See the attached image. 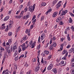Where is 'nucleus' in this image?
Segmentation results:
<instances>
[{
  "mask_svg": "<svg viewBox=\"0 0 74 74\" xmlns=\"http://www.w3.org/2000/svg\"><path fill=\"white\" fill-rule=\"evenodd\" d=\"M32 70H30L27 73V74H32Z\"/></svg>",
  "mask_w": 74,
  "mask_h": 74,
  "instance_id": "35",
  "label": "nucleus"
},
{
  "mask_svg": "<svg viewBox=\"0 0 74 74\" xmlns=\"http://www.w3.org/2000/svg\"><path fill=\"white\" fill-rule=\"evenodd\" d=\"M31 4V1H29L27 5H30Z\"/></svg>",
  "mask_w": 74,
  "mask_h": 74,
  "instance_id": "49",
  "label": "nucleus"
},
{
  "mask_svg": "<svg viewBox=\"0 0 74 74\" xmlns=\"http://www.w3.org/2000/svg\"><path fill=\"white\" fill-rule=\"evenodd\" d=\"M2 53H2V51H1V52H0V59H1V57L3 56Z\"/></svg>",
  "mask_w": 74,
  "mask_h": 74,
  "instance_id": "47",
  "label": "nucleus"
},
{
  "mask_svg": "<svg viewBox=\"0 0 74 74\" xmlns=\"http://www.w3.org/2000/svg\"><path fill=\"white\" fill-rule=\"evenodd\" d=\"M17 55H18V51H17V50H16V51H15V52L14 54V56L15 57Z\"/></svg>",
  "mask_w": 74,
  "mask_h": 74,
  "instance_id": "29",
  "label": "nucleus"
},
{
  "mask_svg": "<svg viewBox=\"0 0 74 74\" xmlns=\"http://www.w3.org/2000/svg\"><path fill=\"white\" fill-rule=\"evenodd\" d=\"M5 71V74H8V69H6Z\"/></svg>",
  "mask_w": 74,
  "mask_h": 74,
  "instance_id": "37",
  "label": "nucleus"
},
{
  "mask_svg": "<svg viewBox=\"0 0 74 74\" xmlns=\"http://www.w3.org/2000/svg\"><path fill=\"white\" fill-rule=\"evenodd\" d=\"M45 18V16H42L41 17V19L40 21H42Z\"/></svg>",
  "mask_w": 74,
  "mask_h": 74,
  "instance_id": "31",
  "label": "nucleus"
},
{
  "mask_svg": "<svg viewBox=\"0 0 74 74\" xmlns=\"http://www.w3.org/2000/svg\"><path fill=\"white\" fill-rule=\"evenodd\" d=\"M14 69L17 70V65H15L14 66Z\"/></svg>",
  "mask_w": 74,
  "mask_h": 74,
  "instance_id": "46",
  "label": "nucleus"
},
{
  "mask_svg": "<svg viewBox=\"0 0 74 74\" xmlns=\"http://www.w3.org/2000/svg\"><path fill=\"white\" fill-rule=\"evenodd\" d=\"M51 69H52L51 68V67H49V66L48 67H47V70H51Z\"/></svg>",
  "mask_w": 74,
  "mask_h": 74,
  "instance_id": "51",
  "label": "nucleus"
},
{
  "mask_svg": "<svg viewBox=\"0 0 74 74\" xmlns=\"http://www.w3.org/2000/svg\"><path fill=\"white\" fill-rule=\"evenodd\" d=\"M1 48L0 49V52H1V51H2V53H3V51H5V49L4 48H3V47L1 46Z\"/></svg>",
  "mask_w": 74,
  "mask_h": 74,
  "instance_id": "20",
  "label": "nucleus"
},
{
  "mask_svg": "<svg viewBox=\"0 0 74 74\" xmlns=\"http://www.w3.org/2000/svg\"><path fill=\"white\" fill-rule=\"evenodd\" d=\"M73 52L74 53V48H71L69 51V53H72Z\"/></svg>",
  "mask_w": 74,
  "mask_h": 74,
  "instance_id": "15",
  "label": "nucleus"
},
{
  "mask_svg": "<svg viewBox=\"0 0 74 74\" xmlns=\"http://www.w3.org/2000/svg\"><path fill=\"white\" fill-rule=\"evenodd\" d=\"M41 62L42 64H44V65H45V64H47V62L46 60L44 61V59H43V58H42L41 59Z\"/></svg>",
  "mask_w": 74,
  "mask_h": 74,
  "instance_id": "5",
  "label": "nucleus"
},
{
  "mask_svg": "<svg viewBox=\"0 0 74 74\" xmlns=\"http://www.w3.org/2000/svg\"><path fill=\"white\" fill-rule=\"evenodd\" d=\"M52 71L55 74H56V73H57V70H56V68L53 69Z\"/></svg>",
  "mask_w": 74,
  "mask_h": 74,
  "instance_id": "28",
  "label": "nucleus"
},
{
  "mask_svg": "<svg viewBox=\"0 0 74 74\" xmlns=\"http://www.w3.org/2000/svg\"><path fill=\"white\" fill-rule=\"evenodd\" d=\"M27 11V7H26L25 8L24 11L26 12Z\"/></svg>",
  "mask_w": 74,
  "mask_h": 74,
  "instance_id": "61",
  "label": "nucleus"
},
{
  "mask_svg": "<svg viewBox=\"0 0 74 74\" xmlns=\"http://www.w3.org/2000/svg\"><path fill=\"white\" fill-rule=\"evenodd\" d=\"M22 46V49L23 51H25L26 48V45H25V43H24L23 44Z\"/></svg>",
  "mask_w": 74,
  "mask_h": 74,
  "instance_id": "7",
  "label": "nucleus"
},
{
  "mask_svg": "<svg viewBox=\"0 0 74 74\" xmlns=\"http://www.w3.org/2000/svg\"><path fill=\"white\" fill-rule=\"evenodd\" d=\"M71 29H72V31H73V32L74 31V26H72L71 27Z\"/></svg>",
  "mask_w": 74,
  "mask_h": 74,
  "instance_id": "41",
  "label": "nucleus"
},
{
  "mask_svg": "<svg viewBox=\"0 0 74 74\" xmlns=\"http://www.w3.org/2000/svg\"><path fill=\"white\" fill-rule=\"evenodd\" d=\"M21 29V27L19 26L18 27L17 29L16 30V32H18L19 30H20V29Z\"/></svg>",
  "mask_w": 74,
  "mask_h": 74,
  "instance_id": "34",
  "label": "nucleus"
},
{
  "mask_svg": "<svg viewBox=\"0 0 74 74\" xmlns=\"http://www.w3.org/2000/svg\"><path fill=\"white\" fill-rule=\"evenodd\" d=\"M45 33H43L41 35L40 39L42 40H44V38H45Z\"/></svg>",
  "mask_w": 74,
  "mask_h": 74,
  "instance_id": "8",
  "label": "nucleus"
},
{
  "mask_svg": "<svg viewBox=\"0 0 74 74\" xmlns=\"http://www.w3.org/2000/svg\"><path fill=\"white\" fill-rule=\"evenodd\" d=\"M14 17L15 18H16V19H20L19 17V15H14Z\"/></svg>",
  "mask_w": 74,
  "mask_h": 74,
  "instance_id": "32",
  "label": "nucleus"
},
{
  "mask_svg": "<svg viewBox=\"0 0 74 74\" xmlns=\"http://www.w3.org/2000/svg\"><path fill=\"white\" fill-rule=\"evenodd\" d=\"M68 11L67 10H63L62 11L61 14L60 15V16H63L65 15L66 13H67Z\"/></svg>",
  "mask_w": 74,
  "mask_h": 74,
  "instance_id": "3",
  "label": "nucleus"
},
{
  "mask_svg": "<svg viewBox=\"0 0 74 74\" xmlns=\"http://www.w3.org/2000/svg\"><path fill=\"white\" fill-rule=\"evenodd\" d=\"M58 14V12H54L52 15L53 17V18H55L57 16Z\"/></svg>",
  "mask_w": 74,
  "mask_h": 74,
  "instance_id": "13",
  "label": "nucleus"
},
{
  "mask_svg": "<svg viewBox=\"0 0 74 74\" xmlns=\"http://www.w3.org/2000/svg\"><path fill=\"white\" fill-rule=\"evenodd\" d=\"M31 30V29H26V31H25V33H27V34H28V36H30V31Z\"/></svg>",
  "mask_w": 74,
  "mask_h": 74,
  "instance_id": "6",
  "label": "nucleus"
},
{
  "mask_svg": "<svg viewBox=\"0 0 74 74\" xmlns=\"http://www.w3.org/2000/svg\"><path fill=\"white\" fill-rule=\"evenodd\" d=\"M8 55H7V53H4L3 54V59H5V58H8Z\"/></svg>",
  "mask_w": 74,
  "mask_h": 74,
  "instance_id": "17",
  "label": "nucleus"
},
{
  "mask_svg": "<svg viewBox=\"0 0 74 74\" xmlns=\"http://www.w3.org/2000/svg\"><path fill=\"white\" fill-rule=\"evenodd\" d=\"M27 38H28V37H27V36H25L22 38V40H24V41H25V40H27Z\"/></svg>",
  "mask_w": 74,
  "mask_h": 74,
  "instance_id": "19",
  "label": "nucleus"
},
{
  "mask_svg": "<svg viewBox=\"0 0 74 74\" xmlns=\"http://www.w3.org/2000/svg\"><path fill=\"white\" fill-rule=\"evenodd\" d=\"M12 32H9L8 33L9 36H12Z\"/></svg>",
  "mask_w": 74,
  "mask_h": 74,
  "instance_id": "40",
  "label": "nucleus"
},
{
  "mask_svg": "<svg viewBox=\"0 0 74 74\" xmlns=\"http://www.w3.org/2000/svg\"><path fill=\"white\" fill-rule=\"evenodd\" d=\"M6 27L5 26V23H4L2 25L0 29H1V30H4V29H5Z\"/></svg>",
  "mask_w": 74,
  "mask_h": 74,
  "instance_id": "10",
  "label": "nucleus"
},
{
  "mask_svg": "<svg viewBox=\"0 0 74 74\" xmlns=\"http://www.w3.org/2000/svg\"><path fill=\"white\" fill-rule=\"evenodd\" d=\"M64 63V61H62L60 62V63L59 64H60V65H63Z\"/></svg>",
  "mask_w": 74,
  "mask_h": 74,
  "instance_id": "39",
  "label": "nucleus"
},
{
  "mask_svg": "<svg viewBox=\"0 0 74 74\" xmlns=\"http://www.w3.org/2000/svg\"><path fill=\"white\" fill-rule=\"evenodd\" d=\"M66 57H67V56H66V57L65 56V55L64 57L62 58V59H63L65 60H66Z\"/></svg>",
  "mask_w": 74,
  "mask_h": 74,
  "instance_id": "52",
  "label": "nucleus"
},
{
  "mask_svg": "<svg viewBox=\"0 0 74 74\" xmlns=\"http://www.w3.org/2000/svg\"><path fill=\"white\" fill-rule=\"evenodd\" d=\"M23 5H20V8L21 10H22V8H23Z\"/></svg>",
  "mask_w": 74,
  "mask_h": 74,
  "instance_id": "56",
  "label": "nucleus"
},
{
  "mask_svg": "<svg viewBox=\"0 0 74 74\" xmlns=\"http://www.w3.org/2000/svg\"><path fill=\"white\" fill-rule=\"evenodd\" d=\"M58 2V0H55L53 1L52 5L53 6L54 5H55L56 3Z\"/></svg>",
  "mask_w": 74,
  "mask_h": 74,
  "instance_id": "22",
  "label": "nucleus"
},
{
  "mask_svg": "<svg viewBox=\"0 0 74 74\" xmlns=\"http://www.w3.org/2000/svg\"><path fill=\"white\" fill-rule=\"evenodd\" d=\"M29 46L30 47H32V45L33 44V41L32 40H31L29 42Z\"/></svg>",
  "mask_w": 74,
  "mask_h": 74,
  "instance_id": "23",
  "label": "nucleus"
},
{
  "mask_svg": "<svg viewBox=\"0 0 74 74\" xmlns=\"http://www.w3.org/2000/svg\"><path fill=\"white\" fill-rule=\"evenodd\" d=\"M35 5H36L34 4L33 6H29L28 9H29V11H30L31 12H33L34 10V8H35L34 6H35Z\"/></svg>",
  "mask_w": 74,
  "mask_h": 74,
  "instance_id": "2",
  "label": "nucleus"
},
{
  "mask_svg": "<svg viewBox=\"0 0 74 74\" xmlns=\"http://www.w3.org/2000/svg\"><path fill=\"white\" fill-rule=\"evenodd\" d=\"M71 74H74V69H72L71 70Z\"/></svg>",
  "mask_w": 74,
  "mask_h": 74,
  "instance_id": "45",
  "label": "nucleus"
},
{
  "mask_svg": "<svg viewBox=\"0 0 74 74\" xmlns=\"http://www.w3.org/2000/svg\"><path fill=\"white\" fill-rule=\"evenodd\" d=\"M8 42L9 43L10 45H11V43H12V39H10L8 40Z\"/></svg>",
  "mask_w": 74,
  "mask_h": 74,
  "instance_id": "30",
  "label": "nucleus"
},
{
  "mask_svg": "<svg viewBox=\"0 0 74 74\" xmlns=\"http://www.w3.org/2000/svg\"><path fill=\"white\" fill-rule=\"evenodd\" d=\"M56 38H55V37L54 36H53V41H55V40H56Z\"/></svg>",
  "mask_w": 74,
  "mask_h": 74,
  "instance_id": "60",
  "label": "nucleus"
},
{
  "mask_svg": "<svg viewBox=\"0 0 74 74\" xmlns=\"http://www.w3.org/2000/svg\"><path fill=\"white\" fill-rule=\"evenodd\" d=\"M36 22V19H35V20L33 21H32V23H34V24H35Z\"/></svg>",
  "mask_w": 74,
  "mask_h": 74,
  "instance_id": "50",
  "label": "nucleus"
},
{
  "mask_svg": "<svg viewBox=\"0 0 74 74\" xmlns=\"http://www.w3.org/2000/svg\"><path fill=\"white\" fill-rule=\"evenodd\" d=\"M45 54H46V55H48L49 54V51H48V50H45L44 52Z\"/></svg>",
  "mask_w": 74,
  "mask_h": 74,
  "instance_id": "25",
  "label": "nucleus"
},
{
  "mask_svg": "<svg viewBox=\"0 0 74 74\" xmlns=\"http://www.w3.org/2000/svg\"><path fill=\"white\" fill-rule=\"evenodd\" d=\"M60 25H63V23L62 21H60Z\"/></svg>",
  "mask_w": 74,
  "mask_h": 74,
  "instance_id": "58",
  "label": "nucleus"
},
{
  "mask_svg": "<svg viewBox=\"0 0 74 74\" xmlns=\"http://www.w3.org/2000/svg\"><path fill=\"white\" fill-rule=\"evenodd\" d=\"M24 14V11L23 10L21 12L20 15H19L20 19L23 16V14Z\"/></svg>",
  "mask_w": 74,
  "mask_h": 74,
  "instance_id": "11",
  "label": "nucleus"
},
{
  "mask_svg": "<svg viewBox=\"0 0 74 74\" xmlns=\"http://www.w3.org/2000/svg\"><path fill=\"white\" fill-rule=\"evenodd\" d=\"M25 56V55L24 54L21 55L19 58V59H20V58H23Z\"/></svg>",
  "mask_w": 74,
  "mask_h": 74,
  "instance_id": "43",
  "label": "nucleus"
},
{
  "mask_svg": "<svg viewBox=\"0 0 74 74\" xmlns=\"http://www.w3.org/2000/svg\"><path fill=\"white\" fill-rule=\"evenodd\" d=\"M17 49V48L16 47V45H15V44H14L13 45V52H15V51H16V50Z\"/></svg>",
  "mask_w": 74,
  "mask_h": 74,
  "instance_id": "9",
  "label": "nucleus"
},
{
  "mask_svg": "<svg viewBox=\"0 0 74 74\" xmlns=\"http://www.w3.org/2000/svg\"><path fill=\"white\" fill-rule=\"evenodd\" d=\"M38 58V60H37V61L38 62V65H40V62L39 61V58H38V57H37Z\"/></svg>",
  "mask_w": 74,
  "mask_h": 74,
  "instance_id": "44",
  "label": "nucleus"
},
{
  "mask_svg": "<svg viewBox=\"0 0 74 74\" xmlns=\"http://www.w3.org/2000/svg\"><path fill=\"white\" fill-rule=\"evenodd\" d=\"M61 20H62V18H61L60 17H59L57 19L56 22L58 23L59 22H60Z\"/></svg>",
  "mask_w": 74,
  "mask_h": 74,
  "instance_id": "18",
  "label": "nucleus"
},
{
  "mask_svg": "<svg viewBox=\"0 0 74 74\" xmlns=\"http://www.w3.org/2000/svg\"><path fill=\"white\" fill-rule=\"evenodd\" d=\"M69 23H72V22H73V20H72V18H70L69 20Z\"/></svg>",
  "mask_w": 74,
  "mask_h": 74,
  "instance_id": "27",
  "label": "nucleus"
},
{
  "mask_svg": "<svg viewBox=\"0 0 74 74\" xmlns=\"http://www.w3.org/2000/svg\"><path fill=\"white\" fill-rule=\"evenodd\" d=\"M53 64H51L49 66V67H50V68L51 69H52V67H53Z\"/></svg>",
  "mask_w": 74,
  "mask_h": 74,
  "instance_id": "42",
  "label": "nucleus"
},
{
  "mask_svg": "<svg viewBox=\"0 0 74 74\" xmlns=\"http://www.w3.org/2000/svg\"><path fill=\"white\" fill-rule=\"evenodd\" d=\"M19 12H20V10H19L17 11V12L16 13V15H18V14H19Z\"/></svg>",
  "mask_w": 74,
  "mask_h": 74,
  "instance_id": "59",
  "label": "nucleus"
},
{
  "mask_svg": "<svg viewBox=\"0 0 74 74\" xmlns=\"http://www.w3.org/2000/svg\"><path fill=\"white\" fill-rule=\"evenodd\" d=\"M36 61V58H34L32 59V62H35Z\"/></svg>",
  "mask_w": 74,
  "mask_h": 74,
  "instance_id": "54",
  "label": "nucleus"
},
{
  "mask_svg": "<svg viewBox=\"0 0 74 74\" xmlns=\"http://www.w3.org/2000/svg\"><path fill=\"white\" fill-rule=\"evenodd\" d=\"M36 18V17L34 15L33 18H32V21H33V20H34V19H35V18Z\"/></svg>",
  "mask_w": 74,
  "mask_h": 74,
  "instance_id": "62",
  "label": "nucleus"
},
{
  "mask_svg": "<svg viewBox=\"0 0 74 74\" xmlns=\"http://www.w3.org/2000/svg\"><path fill=\"white\" fill-rule=\"evenodd\" d=\"M67 40L69 41L71 40V39H70V36H69V34L67 35Z\"/></svg>",
  "mask_w": 74,
  "mask_h": 74,
  "instance_id": "24",
  "label": "nucleus"
},
{
  "mask_svg": "<svg viewBox=\"0 0 74 74\" xmlns=\"http://www.w3.org/2000/svg\"><path fill=\"white\" fill-rule=\"evenodd\" d=\"M10 17L8 16H6L4 19V21H7L8 19H9Z\"/></svg>",
  "mask_w": 74,
  "mask_h": 74,
  "instance_id": "21",
  "label": "nucleus"
},
{
  "mask_svg": "<svg viewBox=\"0 0 74 74\" xmlns=\"http://www.w3.org/2000/svg\"><path fill=\"white\" fill-rule=\"evenodd\" d=\"M13 21H10V23L9 24V27H11L12 24H13Z\"/></svg>",
  "mask_w": 74,
  "mask_h": 74,
  "instance_id": "26",
  "label": "nucleus"
},
{
  "mask_svg": "<svg viewBox=\"0 0 74 74\" xmlns=\"http://www.w3.org/2000/svg\"><path fill=\"white\" fill-rule=\"evenodd\" d=\"M39 70H40V67H39L38 65L37 66L35 69V71L37 72V71H38Z\"/></svg>",
  "mask_w": 74,
  "mask_h": 74,
  "instance_id": "16",
  "label": "nucleus"
},
{
  "mask_svg": "<svg viewBox=\"0 0 74 74\" xmlns=\"http://www.w3.org/2000/svg\"><path fill=\"white\" fill-rule=\"evenodd\" d=\"M34 46H35V45H33V44L31 45V46H32V47H31V48H34Z\"/></svg>",
  "mask_w": 74,
  "mask_h": 74,
  "instance_id": "64",
  "label": "nucleus"
},
{
  "mask_svg": "<svg viewBox=\"0 0 74 74\" xmlns=\"http://www.w3.org/2000/svg\"><path fill=\"white\" fill-rule=\"evenodd\" d=\"M18 52L19 53H20V52H21V48H19L18 49Z\"/></svg>",
  "mask_w": 74,
  "mask_h": 74,
  "instance_id": "63",
  "label": "nucleus"
},
{
  "mask_svg": "<svg viewBox=\"0 0 74 74\" xmlns=\"http://www.w3.org/2000/svg\"><path fill=\"white\" fill-rule=\"evenodd\" d=\"M40 44H39V45L38 46V49H40V48H41V46H40Z\"/></svg>",
  "mask_w": 74,
  "mask_h": 74,
  "instance_id": "57",
  "label": "nucleus"
},
{
  "mask_svg": "<svg viewBox=\"0 0 74 74\" xmlns=\"http://www.w3.org/2000/svg\"><path fill=\"white\" fill-rule=\"evenodd\" d=\"M52 43V39L51 38L50 41V45H51Z\"/></svg>",
  "mask_w": 74,
  "mask_h": 74,
  "instance_id": "55",
  "label": "nucleus"
},
{
  "mask_svg": "<svg viewBox=\"0 0 74 74\" xmlns=\"http://www.w3.org/2000/svg\"><path fill=\"white\" fill-rule=\"evenodd\" d=\"M19 59V56H17V57L15 58L14 60H18V59Z\"/></svg>",
  "mask_w": 74,
  "mask_h": 74,
  "instance_id": "33",
  "label": "nucleus"
},
{
  "mask_svg": "<svg viewBox=\"0 0 74 74\" xmlns=\"http://www.w3.org/2000/svg\"><path fill=\"white\" fill-rule=\"evenodd\" d=\"M41 5L42 6H45L46 5V4L45 3H41Z\"/></svg>",
  "mask_w": 74,
  "mask_h": 74,
  "instance_id": "38",
  "label": "nucleus"
},
{
  "mask_svg": "<svg viewBox=\"0 0 74 74\" xmlns=\"http://www.w3.org/2000/svg\"><path fill=\"white\" fill-rule=\"evenodd\" d=\"M65 56H67V55H68V52L66 50L64 49L62 52V55H64V54H65Z\"/></svg>",
  "mask_w": 74,
  "mask_h": 74,
  "instance_id": "4",
  "label": "nucleus"
},
{
  "mask_svg": "<svg viewBox=\"0 0 74 74\" xmlns=\"http://www.w3.org/2000/svg\"><path fill=\"white\" fill-rule=\"evenodd\" d=\"M71 66L72 67H73L74 68V63L71 62Z\"/></svg>",
  "mask_w": 74,
  "mask_h": 74,
  "instance_id": "48",
  "label": "nucleus"
},
{
  "mask_svg": "<svg viewBox=\"0 0 74 74\" xmlns=\"http://www.w3.org/2000/svg\"><path fill=\"white\" fill-rule=\"evenodd\" d=\"M62 2V1H59L58 3L56 5V6H57L56 7L57 8H59V7H60V6H61V4H60V3H61Z\"/></svg>",
  "mask_w": 74,
  "mask_h": 74,
  "instance_id": "12",
  "label": "nucleus"
},
{
  "mask_svg": "<svg viewBox=\"0 0 74 74\" xmlns=\"http://www.w3.org/2000/svg\"><path fill=\"white\" fill-rule=\"evenodd\" d=\"M63 45H64V43H63L61 45L60 47V49L58 50L59 51H62L63 50Z\"/></svg>",
  "mask_w": 74,
  "mask_h": 74,
  "instance_id": "14",
  "label": "nucleus"
},
{
  "mask_svg": "<svg viewBox=\"0 0 74 74\" xmlns=\"http://www.w3.org/2000/svg\"><path fill=\"white\" fill-rule=\"evenodd\" d=\"M12 47L9 50V51H8V53H10L11 52H12Z\"/></svg>",
  "mask_w": 74,
  "mask_h": 74,
  "instance_id": "36",
  "label": "nucleus"
},
{
  "mask_svg": "<svg viewBox=\"0 0 74 74\" xmlns=\"http://www.w3.org/2000/svg\"><path fill=\"white\" fill-rule=\"evenodd\" d=\"M57 44L56 42L54 41L53 42L52 44L50 45V47L49 48V49L50 50H53L54 49V47H56Z\"/></svg>",
  "mask_w": 74,
  "mask_h": 74,
  "instance_id": "1",
  "label": "nucleus"
},
{
  "mask_svg": "<svg viewBox=\"0 0 74 74\" xmlns=\"http://www.w3.org/2000/svg\"><path fill=\"white\" fill-rule=\"evenodd\" d=\"M2 45H3V46H4V47H5L6 46L5 42H4L3 43Z\"/></svg>",
  "mask_w": 74,
  "mask_h": 74,
  "instance_id": "53",
  "label": "nucleus"
}]
</instances>
